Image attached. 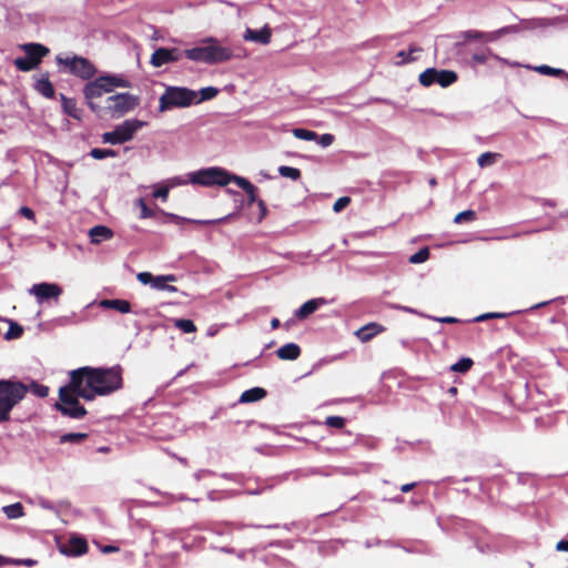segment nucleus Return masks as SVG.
Segmentation results:
<instances>
[{
    "instance_id": "obj_23",
    "label": "nucleus",
    "mask_w": 568,
    "mask_h": 568,
    "mask_svg": "<svg viewBox=\"0 0 568 568\" xmlns=\"http://www.w3.org/2000/svg\"><path fill=\"white\" fill-rule=\"evenodd\" d=\"M436 77V83L443 88H447L457 81V73L452 70H438Z\"/></svg>"
},
{
    "instance_id": "obj_52",
    "label": "nucleus",
    "mask_w": 568,
    "mask_h": 568,
    "mask_svg": "<svg viewBox=\"0 0 568 568\" xmlns=\"http://www.w3.org/2000/svg\"><path fill=\"white\" fill-rule=\"evenodd\" d=\"M334 135L329 133L322 134L320 138H317V143L322 148H327L334 142Z\"/></svg>"
},
{
    "instance_id": "obj_31",
    "label": "nucleus",
    "mask_w": 568,
    "mask_h": 568,
    "mask_svg": "<svg viewBox=\"0 0 568 568\" xmlns=\"http://www.w3.org/2000/svg\"><path fill=\"white\" fill-rule=\"evenodd\" d=\"M14 65L20 70V71H31L33 69H36L38 67L37 62L36 61H31V59H29L27 55L26 57H21V58H17L14 60Z\"/></svg>"
},
{
    "instance_id": "obj_10",
    "label": "nucleus",
    "mask_w": 568,
    "mask_h": 568,
    "mask_svg": "<svg viewBox=\"0 0 568 568\" xmlns=\"http://www.w3.org/2000/svg\"><path fill=\"white\" fill-rule=\"evenodd\" d=\"M57 61L59 64L69 67L71 73L82 79H90L95 74L94 65L85 58L72 57L63 59L57 57Z\"/></svg>"
},
{
    "instance_id": "obj_43",
    "label": "nucleus",
    "mask_w": 568,
    "mask_h": 568,
    "mask_svg": "<svg viewBox=\"0 0 568 568\" xmlns=\"http://www.w3.org/2000/svg\"><path fill=\"white\" fill-rule=\"evenodd\" d=\"M476 219V212L473 211V210H466V211H463L460 213H458L455 219H454V222L457 223V224H460V223H464V222H471Z\"/></svg>"
},
{
    "instance_id": "obj_45",
    "label": "nucleus",
    "mask_w": 568,
    "mask_h": 568,
    "mask_svg": "<svg viewBox=\"0 0 568 568\" xmlns=\"http://www.w3.org/2000/svg\"><path fill=\"white\" fill-rule=\"evenodd\" d=\"M136 205L141 209L140 217L141 219H150L154 216V211L148 207L144 199H138Z\"/></svg>"
},
{
    "instance_id": "obj_47",
    "label": "nucleus",
    "mask_w": 568,
    "mask_h": 568,
    "mask_svg": "<svg viewBox=\"0 0 568 568\" xmlns=\"http://www.w3.org/2000/svg\"><path fill=\"white\" fill-rule=\"evenodd\" d=\"M169 192H170V185L162 184L155 189V191L153 192V196L155 199H161L162 201H166V199L169 196Z\"/></svg>"
},
{
    "instance_id": "obj_63",
    "label": "nucleus",
    "mask_w": 568,
    "mask_h": 568,
    "mask_svg": "<svg viewBox=\"0 0 568 568\" xmlns=\"http://www.w3.org/2000/svg\"><path fill=\"white\" fill-rule=\"evenodd\" d=\"M395 308L402 310V311L408 312V313H415V311L413 308L407 307V306H398V305H396Z\"/></svg>"
},
{
    "instance_id": "obj_30",
    "label": "nucleus",
    "mask_w": 568,
    "mask_h": 568,
    "mask_svg": "<svg viewBox=\"0 0 568 568\" xmlns=\"http://www.w3.org/2000/svg\"><path fill=\"white\" fill-rule=\"evenodd\" d=\"M536 72L540 73V74H544V75H552V77H561V75H565V77H568V74L561 70V69H556V68H551L549 65H538V67H534L532 68Z\"/></svg>"
},
{
    "instance_id": "obj_50",
    "label": "nucleus",
    "mask_w": 568,
    "mask_h": 568,
    "mask_svg": "<svg viewBox=\"0 0 568 568\" xmlns=\"http://www.w3.org/2000/svg\"><path fill=\"white\" fill-rule=\"evenodd\" d=\"M507 316L506 313H485L477 317H475V322H484L491 318H505Z\"/></svg>"
},
{
    "instance_id": "obj_29",
    "label": "nucleus",
    "mask_w": 568,
    "mask_h": 568,
    "mask_svg": "<svg viewBox=\"0 0 568 568\" xmlns=\"http://www.w3.org/2000/svg\"><path fill=\"white\" fill-rule=\"evenodd\" d=\"M36 89L45 98H52L54 94V89L48 79L39 80L36 84Z\"/></svg>"
},
{
    "instance_id": "obj_17",
    "label": "nucleus",
    "mask_w": 568,
    "mask_h": 568,
    "mask_svg": "<svg viewBox=\"0 0 568 568\" xmlns=\"http://www.w3.org/2000/svg\"><path fill=\"white\" fill-rule=\"evenodd\" d=\"M423 50L420 47H417L415 44L409 45L408 51H398L396 54L397 61H394L395 65H403L406 63L415 62L418 57L417 54L420 53Z\"/></svg>"
},
{
    "instance_id": "obj_16",
    "label": "nucleus",
    "mask_w": 568,
    "mask_h": 568,
    "mask_svg": "<svg viewBox=\"0 0 568 568\" xmlns=\"http://www.w3.org/2000/svg\"><path fill=\"white\" fill-rule=\"evenodd\" d=\"M326 301L322 297L313 298L305 302L298 310L295 311V316L300 320L306 318L313 314L320 306L324 305Z\"/></svg>"
},
{
    "instance_id": "obj_35",
    "label": "nucleus",
    "mask_w": 568,
    "mask_h": 568,
    "mask_svg": "<svg viewBox=\"0 0 568 568\" xmlns=\"http://www.w3.org/2000/svg\"><path fill=\"white\" fill-rule=\"evenodd\" d=\"M292 133L296 139L305 140V141H314V140H317V138H318L316 132L310 131L306 129L296 128L292 131Z\"/></svg>"
},
{
    "instance_id": "obj_33",
    "label": "nucleus",
    "mask_w": 568,
    "mask_h": 568,
    "mask_svg": "<svg viewBox=\"0 0 568 568\" xmlns=\"http://www.w3.org/2000/svg\"><path fill=\"white\" fill-rule=\"evenodd\" d=\"M500 155L498 153L485 152L477 159V163L480 168L493 165Z\"/></svg>"
},
{
    "instance_id": "obj_9",
    "label": "nucleus",
    "mask_w": 568,
    "mask_h": 568,
    "mask_svg": "<svg viewBox=\"0 0 568 568\" xmlns=\"http://www.w3.org/2000/svg\"><path fill=\"white\" fill-rule=\"evenodd\" d=\"M79 397L74 389H72L71 383L68 386L61 387L59 390V399L55 406L63 414L71 418L80 419L85 414V408L79 403Z\"/></svg>"
},
{
    "instance_id": "obj_1",
    "label": "nucleus",
    "mask_w": 568,
    "mask_h": 568,
    "mask_svg": "<svg viewBox=\"0 0 568 568\" xmlns=\"http://www.w3.org/2000/svg\"><path fill=\"white\" fill-rule=\"evenodd\" d=\"M71 386L85 400L106 396L122 387L120 366L109 368L81 367L70 373Z\"/></svg>"
},
{
    "instance_id": "obj_57",
    "label": "nucleus",
    "mask_w": 568,
    "mask_h": 568,
    "mask_svg": "<svg viewBox=\"0 0 568 568\" xmlns=\"http://www.w3.org/2000/svg\"><path fill=\"white\" fill-rule=\"evenodd\" d=\"M556 550L568 551V539H564L557 542Z\"/></svg>"
},
{
    "instance_id": "obj_37",
    "label": "nucleus",
    "mask_w": 568,
    "mask_h": 568,
    "mask_svg": "<svg viewBox=\"0 0 568 568\" xmlns=\"http://www.w3.org/2000/svg\"><path fill=\"white\" fill-rule=\"evenodd\" d=\"M90 155L95 160H103L106 158H115L118 153L112 149H92Z\"/></svg>"
},
{
    "instance_id": "obj_58",
    "label": "nucleus",
    "mask_w": 568,
    "mask_h": 568,
    "mask_svg": "<svg viewBox=\"0 0 568 568\" xmlns=\"http://www.w3.org/2000/svg\"><path fill=\"white\" fill-rule=\"evenodd\" d=\"M433 320L440 322V323H456L458 320L456 317H433Z\"/></svg>"
},
{
    "instance_id": "obj_36",
    "label": "nucleus",
    "mask_w": 568,
    "mask_h": 568,
    "mask_svg": "<svg viewBox=\"0 0 568 568\" xmlns=\"http://www.w3.org/2000/svg\"><path fill=\"white\" fill-rule=\"evenodd\" d=\"M176 281V277L175 275H159V276H154L153 278V283L151 285L152 288H155V290H161L163 291L164 288V285L169 282H175Z\"/></svg>"
},
{
    "instance_id": "obj_40",
    "label": "nucleus",
    "mask_w": 568,
    "mask_h": 568,
    "mask_svg": "<svg viewBox=\"0 0 568 568\" xmlns=\"http://www.w3.org/2000/svg\"><path fill=\"white\" fill-rule=\"evenodd\" d=\"M9 324H10V326H9V329L7 331V333L4 334V338L6 339L19 338L23 333V328L19 324L13 323V322H10Z\"/></svg>"
},
{
    "instance_id": "obj_59",
    "label": "nucleus",
    "mask_w": 568,
    "mask_h": 568,
    "mask_svg": "<svg viewBox=\"0 0 568 568\" xmlns=\"http://www.w3.org/2000/svg\"><path fill=\"white\" fill-rule=\"evenodd\" d=\"M546 21H547V23H545V26H556L558 23H561L564 21V18L556 17V18H552V19H548Z\"/></svg>"
},
{
    "instance_id": "obj_4",
    "label": "nucleus",
    "mask_w": 568,
    "mask_h": 568,
    "mask_svg": "<svg viewBox=\"0 0 568 568\" xmlns=\"http://www.w3.org/2000/svg\"><path fill=\"white\" fill-rule=\"evenodd\" d=\"M27 390L20 382L0 381V423L9 420L12 408L26 396Z\"/></svg>"
},
{
    "instance_id": "obj_26",
    "label": "nucleus",
    "mask_w": 568,
    "mask_h": 568,
    "mask_svg": "<svg viewBox=\"0 0 568 568\" xmlns=\"http://www.w3.org/2000/svg\"><path fill=\"white\" fill-rule=\"evenodd\" d=\"M436 74H437V69H435V68L426 69L418 77L419 83L426 88L433 85L434 83H436V77H435Z\"/></svg>"
},
{
    "instance_id": "obj_54",
    "label": "nucleus",
    "mask_w": 568,
    "mask_h": 568,
    "mask_svg": "<svg viewBox=\"0 0 568 568\" xmlns=\"http://www.w3.org/2000/svg\"><path fill=\"white\" fill-rule=\"evenodd\" d=\"M484 36L485 34L483 32L475 31V30H468V31L464 32V38L467 40H478V39L484 38Z\"/></svg>"
},
{
    "instance_id": "obj_42",
    "label": "nucleus",
    "mask_w": 568,
    "mask_h": 568,
    "mask_svg": "<svg viewBox=\"0 0 568 568\" xmlns=\"http://www.w3.org/2000/svg\"><path fill=\"white\" fill-rule=\"evenodd\" d=\"M217 93H219V90L216 88H214V87L203 88L200 91L201 98L200 99L196 98L195 103H199V102H202V101H206V100H211L214 97H216Z\"/></svg>"
},
{
    "instance_id": "obj_64",
    "label": "nucleus",
    "mask_w": 568,
    "mask_h": 568,
    "mask_svg": "<svg viewBox=\"0 0 568 568\" xmlns=\"http://www.w3.org/2000/svg\"><path fill=\"white\" fill-rule=\"evenodd\" d=\"M278 326H280V321H278L277 318H273V320L271 321V327H272L273 329H275V328H277Z\"/></svg>"
},
{
    "instance_id": "obj_24",
    "label": "nucleus",
    "mask_w": 568,
    "mask_h": 568,
    "mask_svg": "<svg viewBox=\"0 0 568 568\" xmlns=\"http://www.w3.org/2000/svg\"><path fill=\"white\" fill-rule=\"evenodd\" d=\"M266 392L261 387H254L242 393L240 397L241 403H253L262 399Z\"/></svg>"
},
{
    "instance_id": "obj_13",
    "label": "nucleus",
    "mask_w": 568,
    "mask_h": 568,
    "mask_svg": "<svg viewBox=\"0 0 568 568\" xmlns=\"http://www.w3.org/2000/svg\"><path fill=\"white\" fill-rule=\"evenodd\" d=\"M243 39L245 41L256 42L266 45L271 42L272 30L267 24H265L260 30L246 28L245 32L243 33Z\"/></svg>"
},
{
    "instance_id": "obj_51",
    "label": "nucleus",
    "mask_w": 568,
    "mask_h": 568,
    "mask_svg": "<svg viewBox=\"0 0 568 568\" xmlns=\"http://www.w3.org/2000/svg\"><path fill=\"white\" fill-rule=\"evenodd\" d=\"M136 278L143 285H152L154 276L150 272H140Z\"/></svg>"
},
{
    "instance_id": "obj_55",
    "label": "nucleus",
    "mask_w": 568,
    "mask_h": 568,
    "mask_svg": "<svg viewBox=\"0 0 568 568\" xmlns=\"http://www.w3.org/2000/svg\"><path fill=\"white\" fill-rule=\"evenodd\" d=\"M38 505L41 507V508H44V509H49V510H55V507L53 505V503L44 499V498H40L39 501H38Z\"/></svg>"
},
{
    "instance_id": "obj_22",
    "label": "nucleus",
    "mask_w": 568,
    "mask_h": 568,
    "mask_svg": "<svg viewBox=\"0 0 568 568\" xmlns=\"http://www.w3.org/2000/svg\"><path fill=\"white\" fill-rule=\"evenodd\" d=\"M233 182L247 194L248 203H253L256 201V187L247 179L235 175L233 178Z\"/></svg>"
},
{
    "instance_id": "obj_2",
    "label": "nucleus",
    "mask_w": 568,
    "mask_h": 568,
    "mask_svg": "<svg viewBox=\"0 0 568 568\" xmlns=\"http://www.w3.org/2000/svg\"><path fill=\"white\" fill-rule=\"evenodd\" d=\"M184 55L191 61L206 64L223 63L235 57L230 48L221 45L213 37L202 39L199 47L184 50Z\"/></svg>"
},
{
    "instance_id": "obj_49",
    "label": "nucleus",
    "mask_w": 568,
    "mask_h": 568,
    "mask_svg": "<svg viewBox=\"0 0 568 568\" xmlns=\"http://www.w3.org/2000/svg\"><path fill=\"white\" fill-rule=\"evenodd\" d=\"M351 203V199L348 196H342L337 199V201L333 205V211L335 213H339Z\"/></svg>"
},
{
    "instance_id": "obj_18",
    "label": "nucleus",
    "mask_w": 568,
    "mask_h": 568,
    "mask_svg": "<svg viewBox=\"0 0 568 568\" xmlns=\"http://www.w3.org/2000/svg\"><path fill=\"white\" fill-rule=\"evenodd\" d=\"M384 331V327L376 324V323H371V324H367L363 327H361L359 329H357L355 332V335L358 337V339L361 342H368L371 341L375 335H377L378 333L383 332Z\"/></svg>"
},
{
    "instance_id": "obj_48",
    "label": "nucleus",
    "mask_w": 568,
    "mask_h": 568,
    "mask_svg": "<svg viewBox=\"0 0 568 568\" xmlns=\"http://www.w3.org/2000/svg\"><path fill=\"white\" fill-rule=\"evenodd\" d=\"M30 389L39 397H47L49 394V388L47 386L37 383H32Z\"/></svg>"
},
{
    "instance_id": "obj_6",
    "label": "nucleus",
    "mask_w": 568,
    "mask_h": 568,
    "mask_svg": "<svg viewBox=\"0 0 568 568\" xmlns=\"http://www.w3.org/2000/svg\"><path fill=\"white\" fill-rule=\"evenodd\" d=\"M196 101V92L186 88L169 87L160 97V111L173 108H186Z\"/></svg>"
},
{
    "instance_id": "obj_34",
    "label": "nucleus",
    "mask_w": 568,
    "mask_h": 568,
    "mask_svg": "<svg viewBox=\"0 0 568 568\" xmlns=\"http://www.w3.org/2000/svg\"><path fill=\"white\" fill-rule=\"evenodd\" d=\"M174 326L181 329L183 333L190 334L196 331V326L191 320L178 318L174 320Z\"/></svg>"
},
{
    "instance_id": "obj_41",
    "label": "nucleus",
    "mask_w": 568,
    "mask_h": 568,
    "mask_svg": "<svg viewBox=\"0 0 568 568\" xmlns=\"http://www.w3.org/2000/svg\"><path fill=\"white\" fill-rule=\"evenodd\" d=\"M471 365L473 361L470 358H462L457 363L452 365L450 369L457 373H466L467 371L470 369Z\"/></svg>"
},
{
    "instance_id": "obj_44",
    "label": "nucleus",
    "mask_w": 568,
    "mask_h": 568,
    "mask_svg": "<svg viewBox=\"0 0 568 568\" xmlns=\"http://www.w3.org/2000/svg\"><path fill=\"white\" fill-rule=\"evenodd\" d=\"M345 418L341 416H328L325 419V425L332 428H343L345 426Z\"/></svg>"
},
{
    "instance_id": "obj_25",
    "label": "nucleus",
    "mask_w": 568,
    "mask_h": 568,
    "mask_svg": "<svg viewBox=\"0 0 568 568\" xmlns=\"http://www.w3.org/2000/svg\"><path fill=\"white\" fill-rule=\"evenodd\" d=\"M2 511L9 519H18L24 516L23 506L21 503L3 506Z\"/></svg>"
},
{
    "instance_id": "obj_15",
    "label": "nucleus",
    "mask_w": 568,
    "mask_h": 568,
    "mask_svg": "<svg viewBox=\"0 0 568 568\" xmlns=\"http://www.w3.org/2000/svg\"><path fill=\"white\" fill-rule=\"evenodd\" d=\"M21 48L26 52V55L31 59V61H36L38 65L42 58L49 53V49L40 43H27Z\"/></svg>"
},
{
    "instance_id": "obj_19",
    "label": "nucleus",
    "mask_w": 568,
    "mask_h": 568,
    "mask_svg": "<svg viewBox=\"0 0 568 568\" xmlns=\"http://www.w3.org/2000/svg\"><path fill=\"white\" fill-rule=\"evenodd\" d=\"M276 354H277L278 358H281L283 361H294L300 356L301 348L295 343H287L283 346H281L276 351Z\"/></svg>"
},
{
    "instance_id": "obj_27",
    "label": "nucleus",
    "mask_w": 568,
    "mask_h": 568,
    "mask_svg": "<svg viewBox=\"0 0 568 568\" xmlns=\"http://www.w3.org/2000/svg\"><path fill=\"white\" fill-rule=\"evenodd\" d=\"M488 55L494 58L495 60L500 61L503 63H506L508 65H511V67L517 65L516 63H510L507 60L499 58L498 55L494 54L490 50H487V53H485V52H483V53H475L471 57V59L477 64H484V63L487 62Z\"/></svg>"
},
{
    "instance_id": "obj_62",
    "label": "nucleus",
    "mask_w": 568,
    "mask_h": 568,
    "mask_svg": "<svg viewBox=\"0 0 568 568\" xmlns=\"http://www.w3.org/2000/svg\"><path fill=\"white\" fill-rule=\"evenodd\" d=\"M163 291H168V292H172V293H174V292H176V291H178V288H176L175 286H173V285H169V284L166 283V284L164 285Z\"/></svg>"
},
{
    "instance_id": "obj_60",
    "label": "nucleus",
    "mask_w": 568,
    "mask_h": 568,
    "mask_svg": "<svg viewBox=\"0 0 568 568\" xmlns=\"http://www.w3.org/2000/svg\"><path fill=\"white\" fill-rule=\"evenodd\" d=\"M101 551L104 554L115 552V551H119V548L115 546L108 545V546L102 547Z\"/></svg>"
},
{
    "instance_id": "obj_8",
    "label": "nucleus",
    "mask_w": 568,
    "mask_h": 568,
    "mask_svg": "<svg viewBox=\"0 0 568 568\" xmlns=\"http://www.w3.org/2000/svg\"><path fill=\"white\" fill-rule=\"evenodd\" d=\"M145 124L144 121L138 119L125 120L123 123L116 125L113 131L103 133L102 142L115 145L131 141L134 134Z\"/></svg>"
},
{
    "instance_id": "obj_20",
    "label": "nucleus",
    "mask_w": 568,
    "mask_h": 568,
    "mask_svg": "<svg viewBox=\"0 0 568 568\" xmlns=\"http://www.w3.org/2000/svg\"><path fill=\"white\" fill-rule=\"evenodd\" d=\"M89 236H90L92 243L99 244L102 241L112 239L113 232L111 229H109L106 226L97 225L89 231Z\"/></svg>"
},
{
    "instance_id": "obj_14",
    "label": "nucleus",
    "mask_w": 568,
    "mask_h": 568,
    "mask_svg": "<svg viewBox=\"0 0 568 568\" xmlns=\"http://www.w3.org/2000/svg\"><path fill=\"white\" fill-rule=\"evenodd\" d=\"M87 548L88 546L84 539L73 537L67 545L60 547V551L68 556H80L87 551Z\"/></svg>"
},
{
    "instance_id": "obj_39",
    "label": "nucleus",
    "mask_w": 568,
    "mask_h": 568,
    "mask_svg": "<svg viewBox=\"0 0 568 568\" xmlns=\"http://www.w3.org/2000/svg\"><path fill=\"white\" fill-rule=\"evenodd\" d=\"M429 258V250L428 247H423L415 254L410 255L408 261L412 264H420L426 262Z\"/></svg>"
},
{
    "instance_id": "obj_38",
    "label": "nucleus",
    "mask_w": 568,
    "mask_h": 568,
    "mask_svg": "<svg viewBox=\"0 0 568 568\" xmlns=\"http://www.w3.org/2000/svg\"><path fill=\"white\" fill-rule=\"evenodd\" d=\"M278 173L284 178H288L294 181L301 178V171L292 166L282 165L278 168Z\"/></svg>"
},
{
    "instance_id": "obj_3",
    "label": "nucleus",
    "mask_w": 568,
    "mask_h": 568,
    "mask_svg": "<svg viewBox=\"0 0 568 568\" xmlns=\"http://www.w3.org/2000/svg\"><path fill=\"white\" fill-rule=\"evenodd\" d=\"M129 81L119 75H103L93 81L88 82L83 88V94L90 109L102 116L104 113L103 105L97 100L103 94L112 92L115 88H129Z\"/></svg>"
},
{
    "instance_id": "obj_61",
    "label": "nucleus",
    "mask_w": 568,
    "mask_h": 568,
    "mask_svg": "<svg viewBox=\"0 0 568 568\" xmlns=\"http://www.w3.org/2000/svg\"><path fill=\"white\" fill-rule=\"evenodd\" d=\"M414 487H415V484H414V483H412V484H405V485H403V486L400 487V490H402L403 493H408V491H410Z\"/></svg>"
},
{
    "instance_id": "obj_11",
    "label": "nucleus",
    "mask_w": 568,
    "mask_h": 568,
    "mask_svg": "<svg viewBox=\"0 0 568 568\" xmlns=\"http://www.w3.org/2000/svg\"><path fill=\"white\" fill-rule=\"evenodd\" d=\"M29 293L34 295L39 304L47 300H58L62 294V288L55 283H39L31 286Z\"/></svg>"
},
{
    "instance_id": "obj_7",
    "label": "nucleus",
    "mask_w": 568,
    "mask_h": 568,
    "mask_svg": "<svg viewBox=\"0 0 568 568\" xmlns=\"http://www.w3.org/2000/svg\"><path fill=\"white\" fill-rule=\"evenodd\" d=\"M139 97L129 92L110 95L106 98L105 104L102 106L104 109L103 115L109 114L114 119L121 118L124 114L133 111L139 105Z\"/></svg>"
},
{
    "instance_id": "obj_12",
    "label": "nucleus",
    "mask_w": 568,
    "mask_h": 568,
    "mask_svg": "<svg viewBox=\"0 0 568 568\" xmlns=\"http://www.w3.org/2000/svg\"><path fill=\"white\" fill-rule=\"evenodd\" d=\"M184 55V51L178 48H158L151 55L150 63L154 68H160L164 64L176 62Z\"/></svg>"
},
{
    "instance_id": "obj_56",
    "label": "nucleus",
    "mask_w": 568,
    "mask_h": 568,
    "mask_svg": "<svg viewBox=\"0 0 568 568\" xmlns=\"http://www.w3.org/2000/svg\"><path fill=\"white\" fill-rule=\"evenodd\" d=\"M20 213H21L24 217H27V219H29V220H32V219L34 217V213H33V211H32L30 207H27V206H22V207L20 209Z\"/></svg>"
},
{
    "instance_id": "obj_5",
    "label": "nucleus",
    "mask_w": 568,
    "mask_h": 568,
    "mask_svg": "<svg viewBox=\"0 0 568 568\" xmlns=\"http://www.w3.org/2000/svg\"><path fill=\"white\" fill-rule=\"evenodd\" d=\"M235 174H231L226 170L219 166H211L195 172L189 173V181L192 184H197L206 187L211 186H225L233 182Z\"/></svg>"
},
{
    "instance_id": "obj_21",
    "label": "nucleus",
    "mask_w": 568,
    "mask_h": 568,
    "mask_svg": "<svg viewBox=\"0 0 568 568\" xmlns=\"http://www.w3.org/2000/svg\"><path fill=\"white\" fill-rule=\"evenodd\" d=\"M99 305L102 308L115 310L122 314L131 312V304L125 300H102Z\"/></svg>"
},
{
    "instance_id": "obj_53",
    "label": "nucleus",
    "mask_w": 568,
    "mask_h": 568,
    "mask_svg": "<svg viewBox=\"0 0 568 568\" xmlns=\"http://www.w3.org/2000/svg\"><path fill=\"white\" fill-rule=\"evenodd\" d=\"M186 183H190L189 178L185 180L181 176H175V178L169 180L166 184L170 185V189H171V187L179 186V185H185Z\"/></svg>"
},
{
    "instance_id": "obj_46",
    "label": "nucleus",
    "mask_w": 568,
    "mask_h": 568,
    "mask_svg": "<svg viewBox=\"0 0 568 568\" xmlns=\"http://www.w3.org/2000/svg\"><path fill=\"white\" fill-rule=\"evenodd\" d=\"M87 437L82 433H68L61 436V443H78Z\"/></svg>"
},
{
    "instance_id": "obj_32",
    "label": "nucleus",
    "mask_w": 568,
    "mask_h": 568,
    "mask_svg": "<svg viewBox=\"0 0 568 568\" xmlns=\"http://www.w3.org/2000/svg\"><path fill=\"white\" fill-rule=\"evenodd\" d=\"M168 217H170L174 223L176 224H180L181 222H185V221H189V222H192V223H196V224H211V223H219V222H222L225 220L224 219H219V220H211V221H206V220H186L182 216H179L176 214H173V213H164Z\"/></svg>"
},
{
    "instance_id": "obj_28",
    "label": "nucleus",
    "mask_w": 568,
    "mask_h": 568,
    "mask_svg": "<svg viewBox=\"0 0 568 568\" xmlns=\"http://www.w3.org/2000/svg\"><path fill=\"white\" fill-rule=\"evenodd\" d=\"M62 100H63L62 104H63V109H64L65 113L74 119H80L82 111L77 108L75 101L72 99H67L64 97H62Z\"/></svg>"
}]
</instances>
